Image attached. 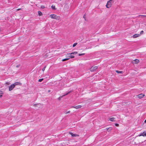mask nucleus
I'll use <instances>...</instances> for the list:
<instances>
[{"label":"nucleus","instance_id":"34","mask_svg":"<svg viewBox=\"0 0 146 146\" xmlns=\"http://www.w3.org/2000/svg\"><path fill=\"white\" fill-rule=\"evenodd\" d=\"M37 104H34V105H33V106H36V105H37Z\"/></svg>","mask_w":146,"mask_h":146},{"label":"nucleus","instance_id":"18","mask_svg":"<svg viewBox=\"0 0 146 146\" xmlns=\"http://www.w3.org/2000/svg\"><path fill=\"white\" fill-rule=\"evenodd\" d=\"M69 59V58H64V59H63L62 60V61H65L67 60H68Z\"/></svg>","mask_w":146,"mask_h":146},{"label":"nucleus","instance_id":"17","mask_svg":"<svg viewBox=\"0 0 146 146\" xmlns=\"http://www.w3.org/2000/svg\"><path fill=\"white\" fill-rule=\"evenodd\" d=\"M115 71H116V72H117L118 74L121 73H123V72L122 71H119L118 70H116Z\"/></svg>","mask_w":146,"mask_h":146},{"label":"nucleus","instance_id":"20","mask_svg":"<svg viewBox=\"0 0 146 146\" xmlns=\"http://www.w3.org/2000/svg\"><path fill=\"white\" fill-rule=\"evenodd\" d=\"M38 14L39 15V16H41L42 15V12L40 11H38Z\"/></svg>","mask_w":146,"mask_h":146},{"label":"nucleus","instance_id":"23","mask_svg":"<svg viewBox=\"0 0 146 146\" xmlns=\"http://www.w3.org/2000/svg\"><path fill=\"white\" fill-rule=\"evenodd\" d=\"M77 44V43H75L73 45V47H75Z\"/></svg>","mask_w":146,"mask_h":146},{"label":"nucleus","instance_id":"26","mask_svg":"<svg viewBox=\"0 0 146 146\" xmlns=\"http://www.w3.org/2000/svg\"><path fill=\"white\" fill-rule=\"evenodd\" d=\"M40 7L42 9H44L45 8V7L44 5H41Z\"/></svg>","mask_w":146,"mask_h":146},{"label":"nucleus","instance_id":"7","mask_svg":"<svg viewBox=\"0 0 146 146\" xmlns=\"http://www.w3.org/2000/svg\"><path fill=\"white\" fill-rule=\"evenodd\" d=\"M81 107H82V106L79 105H78V106H72L71 108H75L76 109H79V108H81Z\"/></svg>","mask_w":146,"mask_h":146},{"label":"nucleus","instance_id":"12","mask_svg":"<svg viewBox=\"0 0 146 146\" xmlns=\"http://www.w3.org/2000/svg\"><path fill=\"white\" fill-rule=\"evenodd\" d=\"M14 85L15 86L16 85H21L22 84L19 82H15L14 84Z\"/></svg>","mask_w":146,"mask_h":146},{"label":"nucleus","instance_id":"29","mask_svg":"<svg viewBox=\"0 0 146 146\" xmlns=\"http://www.w3.org/2000/svg\"><path fill=\"white\" fill-rule=\"evenodd\" d=\"M143 31H141L140 33L139 34H140V35L141 34H143Z\"/></svg>","mask_w":146,"mask_h":146},{"label":"nucleus","instance_id":"16","mask_svg":"<svg viewBox=\"0 0 146 146\" xmlns=\"http://www.w3.org/2000/svg\"><path fill=\"white\" fill-rule=\"evenodd\" d=\"M74 54H72V55H68L69 57H70V58H74V56H73Z\"/></svg>","mask_w":146,"mask_h":146},{"label":"nucleus","instance_id":"22","mask_svg":"<svg viewBox=\"0 0 146 146\" xmlns=\"http://www.w3.org/2000/svg\"><path fill=\"white\" fill-rule=\"evenodd\" d=\"M3 94V92L2 91H0V97H1L2 96L1 94Z\"/></svg>","mask_w":146,"mask_h":146},{"label":"nucleus","instance_id":"28","mask_svg":"<svg viewBox=\"0 0 146 146\" xmlns=\"http://www.w3.org/2000/svg\"><path fill=\"white\" fill-rule=\"evenodd\" d=\"M70 112V111H68V112H64V113H65V114H67L68 113H69Z\"/></svg>","mask_w":146,"mask_h":146},{"label":"nucleus","instance_id":"19","mask_svg":"<svg viewBox=\"0 0 146 146\" xmlns=\"http://www.w3.org/2000/svg\"><path fill=\"white\" fill-rule=\"evenodd\" d=\"M51 7L52 9L54 10H56V9L55 8V6L52 5L51 6Z\"/></svg>","mask_w":146,"mask_h":146},{"label":"nucleus","instance_id":"32","mask_svg":"<svg viewBox=\"0 0 146 146\" xmlns=\"http://www.w3.org/2000/svg\"><path fill=\"white\" fill-rule=\"evenodd\" d=\"M85 14H84V16H83V17L85 19V20H86V19H85Z\"/></svg>","mask_w":146,"mask_h":146},{"label":"nucleus","instance_id":"2","mask_svg":"<svg viewBox=\"0 0 146 146\" xmlns=\"http://www.w3.org/2000/svg\"><path fill=\"white\" fill-rule=\"evenodd\" d=\"M113 0H110L108 1L106 5V7L108 8H110L112 5L111 2Z\"/></svg>","mask_w":146,"mask_h":146},{"label":"nucleus","instance_id":"21","mask_svg":"<svg viewBox=\"0 0 146 146\" xmlns=\"http://www.w3.org/2000/svg\"><path fill=\"white\" fill-rule=\"evenodd\" d=\"M44 79L43 78H42L40 79H39L38 81L39 82H41Z\"/></svg>","mask_w":146,"mask_h":146},{"label":"nucleus","instance_id":"1","mask_svg":"<svg viewBox=\"0 0 146 146\" xmlns=\"http://www.w3.org/2000/svg\"><path fill=\"white\" fill-rule=\"evenodd\" d=\"M50 17L52 19H54L59 20L60 19V17L59 16H57L56 15L54 14H51L50 16Z\"/></svg>","mask_w":146,"mask_h":146},{"label":"nucleus","instance_id":"11","mask_svg":"<svg viewBox=\"0 0 146 146\" xmlns=\"http://www.w3.org/2000/svg\"><path fill=\"white\" fill-rule=\"evenodd\" d=\"M144 96L145 95L143 94H141L137 95L138 97L139 98H143Z\"/></svg>","mask_w":146,"mask_h":146},{"label":"nucleus","instance_id":"9","mask_svg":"<svg viewBox=\"0 0 146 146\" xmlns=\"http://www.w3.org/2000/svg\"><path fill=\"white\" fill-rule=\"evenodd\" d=\"M140 36V34H136L133 35L132 36H131V37H133V38H136Z\"/></svg>","mask_w":146,"mask_h":146},{"label":"nucleus","instance_id":"25","mask_svg":"<svg viewBox=\"0 0 146 146\" xmlns=\"http://www.w3.org/2000/svg\"><path fill=\"white\" fill-rule=\"evenodd\" d=\"M46 67V66H45L42 69V70L43 71H44V70H45V69Z\"/></svg>","mask_w":146,"mask_h":146},{"label":"nucleus","instance_id":"14","mask_svg":"<svg viewBox=\"0 0 146 146\" xmlns=\"http://www.w3.org/2000/svg\"><path fill=\"white\" fill-rule=\"evenodd\" d=\"M77 52H74L72 53H68V54H67L68 55H72V54H77Z\"/></svg>","mask_w":146,"mask_h":146},{"label":"nucleus","instance_id":"35","mask_svg":"<svg viewBox=\"0 0 146 146\" xmlns=\"http://www.w3.org/2000/svg\"><path fill=\"white\" fill-rule=\"evenodd\" d=\"M144 122L145 123H146V119L145 120V121H144Z\"/></svg>","mask_w":146,"mask_h":146},{"label":"nucleus","instance_id":"27","mask_svg":"<svg viewBox=\"0 0 146 146\" xmlns=\"http://www.w3.org/2000/svg\"><path fill=\"white\" fill-rule=\"evenodd\" d=\"M85 54L84 53H82V54H79V56H82L84 55Z\"/></svg>","mask_w":146,"mask_h":146},{"label":"nucleus","instance_id":"31","mask_svg":"<svg viewBox=\"0 0 146 146\" xmlns=\"http://www.w3.org/2000/svg\"><path fill=\"white\" fill-rule=\"evenodd\" d=\"M115 125L117 127L119 125L117 123H115Z\"/></svg>","mask_w":146,"mask_h":146},{"label":"nucleus","instance_id":"15","mask_svg":"<svg viewBox=\"0 0 146 146\" xmlns=\"http://www.w3.org/2000/svg\"><path fill=\"white\" fill-rule=\"evenodd\" d=\"M106 129H107V131H108V132H110L112 129V128L111 127H110L108 128H106Z\"/></svg>","mask_w":146,"mask_h":146},{"label":"nucleus","instance_id":"4","mask_svg":"<svg viewBox=\"0 0 146 146\" xmlns=\"http://www.w3.org/2000/svg\"><path fill=\"white\" fill-rule=\"evenodd\" d=\"M15 85L13 84L11 85L9 87V91H11L13 90L15 88Z\"/></svg>","mask_w":146,"mask_h":146},{"label":"nucleus","instance_id":"36","mask_svg":"<svg viewBox=\"0 0 146 146\" xmlns=\"http://www.w3.org/2000/svg\"><path fill=\"white\" fill-rule=\"evenodd\" d=\"M60 1H61V0H60Z\"/></svg>","mask_w":146,"mask_h":146},{"label":"nucleus","instance_id":"13","mask_svg":"<svg viewBox=\"0 0 146 146\" xmlns=\"http://www.w3.org/2000/svg\"><path fill=\"white\" fill-rule=\"evenodd\" d=\"M109 120L111 121H115V118L114 117H111L109 119Z\"/></svg>","mask_w":146,"mask_h":146},{"label":"nucleus","instance_id":"10","mask_svg":"<svg viewBox=\"0 0 146 146\" xmlns=\"http://www.w3.org/2000/svg\"><path fill=\"white\" fill-rule=\"evenodd\" d=\"M139 136H146V132H143L142 133H141L138 135Z\"/></svg>","mask_w":146,"mask_h":146},{"label":"nucleus","instance_id":"30","mask_svg":"<svg viewBox=\"0 0 146 146\" xmlns=\"http://www.w3.org/2000/svg\"><path fill=\"white\" fill-rule=\"evenodd\" d=\"M20 64H18V65H17V66H16V67H17V68H18V67H20Z\"/></svg>","mask_w":146,"mask_h":146},{"label":"nucleus","instance_id":"24","mask_svg":"<svg viewBox=\"0 0 146 146\" xmlns=\"http://www.w3.org/2000/svg\"><path fill=\"white\" fill-rule=\"evenodd\" d=\"M139 16H141L142 17H146V15H139Z\"/></svg>","mask_w":146,"mask_h":146},{"label":"nucleus","instance_id":"6","mask_svg":"<svg viewBox=\"0 0 146 146\" xmlns=\"http://www.w3.org/2000/svg\"><path fill=\"white\" fill-rule=\"evenodd\" d=\"M139 60L136 59L133 61H132V63L133 64H137L139 63Z\"/></svg>","mask_w":146,"mask_h":146},{"label":"nucleus","instance_id":"5","mask_svg":"<svg viewBox=\"0 0 146 146\" xmlns=\"http://www.w3.org/2000/svg\"><path fill=\"white\" fill-rule=\"evenodd\" d=\"M71 92V91H70L69 92H68L66 93V94H64V95H63L61 97H59L58 98V100H60L61 99V98H62L63 97L67 95H68Z\"/></svg>","mask_w":146,"mask_h":146},{"label":"nucleus","instance_id":"3","mask_svg":"<svg viewBox=\"0 0 146 146\" xmlns=\"http://www.w3.org/2000/svg\"><path fill=\"white\" fill-rule=\"evenodd\" d=\"M98 66H94L92 67L90 69V70L91 72H94L98 68Z\"/></svg>","mask_w":146,"mask_h":146},{"label":"nucleus","instance_id":"8","mask_svg":"<svg viewBox=\"0 0 146 146\" xmlns=\"http://www.w3.org/2000/svg\"><path fill=\"white\" fill-rule=\"evenodd\" d=\"M69 134L72 137H78L79 136V135L78 134H73V133L71 132H69Z\"/></svg>","mask_w":146,"mask_h":146},{"label":"nucleus","instance_id":"33","mask_svg":"<svg viewBox=\"0 0 146 146\" xmlns=\"http://www.w3.org/2000/svg\"><path fill=\"white\" fill-rule=\"evenodd\" d=\"M7 84V85H9V84L10 83H9V82H7L6 83Z\"/></svg>","mask_w":146,"mask_h":146}]
</instances>
